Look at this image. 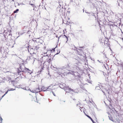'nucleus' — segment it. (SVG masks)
Here are the masks:
<instances>
[{
  "instance_id": "f257e3e1",
  "label": "nucleus",
  "mask_w": 123,
  "mask_h": 123,
  "mask_svg": "<svg viewBox=\"0 0 123 123\" xmlns=\"http://www.w3.org/2000/svg\"><path fill=\"white\" fill-rule=\"evenodd\" d=\"M52 85H51L49 86L46 89V87H45L44 86H42V87L41 90H40V89L39 88V87H38V89L39 90L38 92H40L41 91H43L44 92H45L47 91H49V90H51V89L49 88V87H50Z\"/></svg>"
},
{
  "instance_id": "f03ea898",
  "label": "nucleus",
  "mask_w": 123,
  "mask_h": 123,
  "mask_svg": "<svg viewBox=\"0 0 123 123\" xmlns=\"http://www.w3.org/2000/svg\"><path fill=\"white\" fill-rule=\"evenodd\" d=\"M70 90L71 91L73 92H74L75 93H78V92H79V91H78V90H73L69 87H67L66 88V89H65V91H66V92H69L70 91Z\"/></svg>"
},
{
  "instance_id": "7ed1b4c3",
  "label": "nucleus",
  "mask_w": 123,
  "mask_h": 123,
  "mask_svg": "<svg viewBox=\"0 0 123 123\" xmlns=\"http://www.w3.org/2000/svg\"><path fill=\"white\" fill-rule=\"evenodd\" d=\"M66 8H63V6L62 7V8H61L59 9V12H60V15H63V14L65 13L64 11H65Z\"/></svg>"
},
{
  "instance_id": "20e7f679",
  "label": "nucleus",
  "mask_w": 123,
  "mask_h": 123,
  "mask_svg": "<svg viewBox=\"0 0 123 123\" xmlns=\"http://www.w3.org/2000/svg\"><path fill=\"white\" fill-rule=\"evenodd\" d=\"M12 31L11 30H8L6 33V35L9 36H11L12 35Z\"/></svg>"
},
{
  "instance_id": "39448f33",
  "label": "nucleus",
  "mask_w": 123,
  "mask_h": 123,
  "mask_svg": "<svg viewBox=\"0 0 123 123\" xmlns=\"http://www.w3.org/2000/svg\"><path fill=\"white\" fill-rule=\"evenodd\" d=\"M85 12L87 13L88 14H89L88 15V16H94L96 18V16L95 15L94 13H93L92 12H86V11Z\"/></svg>"
},
{
  "instance_id": "423d86ee",
  "label": "nucleus",
  "mask_w": 123,
  "mask_h": 123,
  "mask_svg": "<svg viewBox=\"0 0 123 123\" xmlns=\"http://www.w3.org/2000/svg\"><path fill=\"white\" fill-rule=\"evenodd\" d=\"M21 69L20 68H18V71H17V73L18 75H21V72H22V70H21Z\"/></svg>"
},
{
  "instance_id": "0eeeda50",
  "label": "nucleus",
  "mask_w": 123,
  "mask_h": 123,
  "mask_svg": "<svg viewBox=\"0 0 123 123\" xmlns=\"http://www.w3.org/2000/svg\"><path fill=\"white\" fill-rule=\"evenodd\" d=\"M69 68V66L68 65H67L66 66H63L61 68V69L63 70L64 69H66L68 70Z\"/></svg>"
},
{
  "instance_id": "6e6552de",
  "label": "nucleus",
  "mask_w": 123,
  "mask_h": 123,
  "mask_svg": "<svg viewBox=\"0 0 123 123\" xmlns=\"http://www.w3.org/2000/svg\"><path fill=\"white\" fill-rule=\"evenodd\" d=\"M109 110L110 111V112L111 113L114 112V111H116L115 108H109Z\"/></svg>"
},
{
  "instance_id": "1a4fd4ad",
  "label": "nucleus",
  "mask_w": 123,
  "mask_h": 123,
  "mask_svg": "<svg viewBox=\"0 0 123 123\" xmlns=\"http://www.w3.org/2000/svg\"><path fill=\"white\" fill-rule=\"evenodd\" d=\"M59 6H58L56 8V11L59 10V9L61 8V5L59 4Z\"/></svg>"
},
{
  "instance_id": "9d476101",
  "label": "nucleus",
  "mask_w": 123,
  "mask_h": 123,
  "mask_svg": "<svg viewBox=\"0 0 123 123\" xmlns=\"http://www.w3.org/2000/svg\"><path fill=\"white\" fill-rule=\"evenodd\" d=\"M99 41L101 43H103V41H105V40L104 39H100L99 40Z\"/></svg>"
},
{
  "instance_id": "9b49d317",
  "label": "nucleus",
  "mask_w": 123,
  "mask_h": 123,
  "mask_svg": "<svg viewBox=\"0 0 123 123\" xmlns=\"http://www.w3.org/2000/svg\"><path fill=\"white\" fill-rule=\"evenodd\" d=\"M59 87L62 89H63L64 88V86L63 85V84L62 85L60 84V85L59 86Z\"/></svg>"
},
{
  "instance_id": "f8f14e48",
  "label": "nucleus",
  "mask_w": 123,
  "mask_h": 123,
  "mask_svg": "<svg viewBox=\"0 0 123 123\" xmlns=\"http://www.w3.org/2000/svg\"><path fill=\"white\" fill-rule=\"evenodd\" d=\"M34 48V50H37V49L39 48V47H37V46H33Z\"/></svg>"
},
{
  "instance_id": "ddd939ff",
  "label": "nucleus",
  "mask_w": 123,
  "mask_h": 123,
  "mask_svg": "<svg viewBox=\"0 0 123 123\" xmlns=\"http://www.w3.org/2000/svg\"><path fill=\"white\" fill-rule=\"evenodd\" d=\"M31 33V32L30 31H29L27 32V34L28 36L30 37V34Z\"/></svg>"
},
{
  "instance_id": "4468645a",
  "label": "nucleus",
  "mask_w": 123,
  "mask_h": 123,
  "mask_svg": "<svg viewBox=\"0 0 123 123\" xmlns=\"http://www.w3.org/2000/svg\"><path fill=\"white\" fill-rule=\"evenodd\" d=\"M90 5H91V6H92H92H93V7L95 6V4L94 3H93L92 2V1L91 2H90Z\"/></svg>"
},
{
  "instance_id": "2eb2a0df",
  "label": "nucleus",
  "mask_w": 123,
  "mask_h": 123,
  "mask_svg": "<svg viewBox=\"0 0 123 123\" xmlns=\"http://www.w3.org/2000/svg\"><path fill=\"white\" fill-rule=\"evenodd\" d=\"M86 116L87 117H88L92 121V122L93 123V122H94V121L92 119V118L89 116H88L87 115H86Z\"/></svg>"
},
{
  "instance_id": "dca6fc26",
  "label": "nucleus",
  "mask_w": 123,
  "mask_h": 123,
  "mask_svg": "<svg viewBox=\"0 0 123 123\" xmlns=\"http://www.w3.org/2000/svg\"><path fill=\"white\" fill-rule=\"evenodd\" d=\"M19 11L18 9H17L15 10H14L13 12V13H16L18 11Z\"/></svg>"
},
{
  "instance_id": "f3484780",
  "label": "nucleus",
  "mask_w": 123,
  "mask_h": 123,
  "mask_svg": "<svg viewBox=\"0 0 123 123\" xmlns=\"http://www.w3.org/2000/svg\"><path fill=\"white\" fill-rule=\"evenodd\" d=\"M81 105V104H77V106L78 107H79L80 108H83V107H81L80 106H81L80 105Z\"/></svg>"
},
{
  "instance_id": "a211bd4d",
  "label": "nucleus",
  "mask_w": 123,
  "mask_h": 123,
  "mask_svg": "<svg viewBox=\"0 0 123 123\" xmlns=\"http://www.w3.org/2000/svg\"><path fill=\"white\" fill-rule=\"evenodd\" d=\"M53 55H51V54H50V55H49V56H48V58H51V57H52L53 58L52 59H52H53V58L54 57H53Z\"/></svg>"
},
{
  "instance_id": "6ab92c4d",
  "label": "nucleus",
  "mask_w": 123,
  "mask_h": 123,
  "mask_svg": "<svg viewBox=\"0 0 123 123\" xmlns=\"http://www.w3.org/2000/svg\"><path fill=\"white\" fill-rule=\"evenodd\" d=\"M57 46V45L56 46V47L55 48H53L52 50H50V51H51V52H52V51H53L54 52V51H55V48H56Z\"/></svg>"
},
{
  "instance_id": "aec40b11",
  "label": "nucleus",
  "mask_w": 123,
  "mask_h": 123,
  "mask_svg": "<svg viewBox=\"0 0 123 123\" xmlns=\"http://www.w3.org/2000/svg\"><path fill=\"white\" fill-rule=\"evenodd\" d=\"M8 91H13L15 90V89H14L13 88H11L10 89H8Z\"/></svg>"
},
{
  "instance_id": "412c9836",
  "label": "nucleus",
  "mask_w": 123,
  "mask_h": 123,
  "mask_svg": "<svg viewBox=\"0 0 123 123\" xmlns=\"http://www.w3.org/2000/svg\"><path fill=\"white\" fill-rule=\"evenodd\" d=\"M63 36H65L66 37V39H67V41H66V43H67V41H68V37H67V36L65 35V34L64 35H63Z\"/></svg>"
},
{
  "instance_id": "4be33fe9",
  "label": "nucleus",
  "mask_w": 123,
  "mask_h": 123,
  "mask_svg": "<svg viewBox=\"0 0 123 123\" xmlns=\"http://www.w3.org/2000/svg\"><path fill=\"white\" fill-rule=\"evenodd\" d=\"M25 71H30V70L28 68H25Z\"/></svg>"
},
{
  "instance_id": "5701e85b",
  "label": "nucleus",
  "mask_w": 123,
  "mask_h": 123,
  "mask_svg": "<svg viewBox=\"0 0 123 123\" xmlns=\"http://www.w3.org/2000/svg\"><path fill=\"white\" fill-rule=\"evenodd\" d=\"M76 68L77 69V70H80V68L78 67H77V66H76Z\"/></svg>"
},
{
  "instance_id": "b1692460",
  "label": "nucleus",
  "mask_w": 123,
  "mask_h": 123,
  "mask_svg": "<svg viewBox=\"0 0 123 123\" xmlns=\"http://www.w3.org/2000/svg\"><path fill=\"white\" fill-rule=\"evenodd\" d=\"M27 44L28 45L27 47L29 48L30 47V46L29 45V42H27Z\"/></svg>"
},
{
  "instance_id": "393cba45",
  "label": "nucleus",
  "mask_w": 123,
  "mask_h": 123,
  "mask_svg": "<svg viewBox=\"0 0 123 123\" xmlns=\"http://www.w3.org/2000/svg\"><path fill=\"white\" fill-rule=\"evenodd\" d=\"M83 47H79V48H80V49H79V50L80 51L81 50L82 51V49L83 48Z\"/></svg>"
},
{
  "instance_id": "a878e982",
  "label": "nucleus",
  "mask_w": 123,
  "mask_h": 123,
  "mask_svg": "<svg viewBox=\"0 0 123 123\" xmlns=\"http://www.w3.org/2000/svg\"><path fill=\"white\" fill-rule=\"evenodd\" d=\"M27 73V71H25L24 70V71H22V72L21 73H23V74H26Z\"/></svg>"
},
{
  "instance_id": "bb28decb",
  "label": "nucleus",
  "mask_w": 123,
  "mask_h": 123,
  "mask_svg": "<svg viewBox=\"0 0 123 123\" xmlns=\"http://www.w3.org/2000/svg\"><path fill=\"white\" fill-rule=\"evenodd\" d=\"M29 91H30L31 92H32L33 93H36V91H33V90H31V89H30V90Z\"/></svg>"
},
{
  "instance_id": "cd10ccee",
  "label": "nucleus",
  "mask_w": 123,
  "mask_h": 123,
  "mask_svg": "<svg viewBox=\"0 0 123 123\" xmlns=\"http://www.w3.org/2000/svg\"><path fill=\"white\" fill-rule=\"evenodd\" d=\"M30 72L27 71V73H30V74H31V73H33V71H31L30 70Z\"/></svg>"
},
{
  "instance_id": "c85d7f7f",
  "label": "nucleus",
  "mask_w": 123,
  "mask_h": 123,
  "mask_svg": "<svg viewBox=\"0 0 123 123\" xmlns=\"http://www.w3.org/2000/svg\"><path fill=\"white\" fill-rule=\"evenodd\" d=\"M49 58V59L48 60H47V61L49 62L50 61H52V60H51V58Z\"/></svg>"
},
{
  "instance_id": "c756f323",
  "label": "nucleus",
  "mask_w": 123,
  "mask_h": 123,
  "mask_svg": "<svg viewBox=\"0 0 123 123\" xmlns=\"http://www.w3.org/2000/svg\"><path fill=\"white\" fill-rule=\"evenodd\" d=\"M41 70L40 71H39L38 72V74H40L41 72Z\"/></svg>"
},
{
  "instance_id": "7c9ffc66",
  "label": "nucleus",
  "mask_w": 123,
  "mask_h": 123,
  "mask_svg": "<svg viewBox=\"0 0 123 123\" xmlns=\"http://www.w3.org/2000/svg\"><path fill=\"white\" fill-rule=\"evenodd\" d=\"M25 88V90H30V89H29V88L28 87L26 88Z\"/></svg>"
},
{
  "instance_id": "2f4dec72",
  "label": "nucleus",
  "mask_w": 123,
  "mask_h": 123,
  "mask_svg": "<svg viewBox=\"0 0 123 123\" xmlns=\"http://www.w3.org/2000/svg\"><path fill=\"white\" fill-rule=\"evenodd\" d=\"M108 100L109 101L110 103H111V101L112 100L111 98H109L108 99Z\"/></svg>"
},
{
  "instance_id": "473e14b6",
  "label": "nucleus",
  "mask_w": 123,
  "mask_h": 123,
  "mask_svg": "<svg viewBox=\"0 0 123 123\" xmlns=\"http://www.w3.org/2000/svg\"><path fill=\"white\" fill-rule=\"evenodd\" d=\"M92 117L93 118H96V117H95V116L94 114H93V115H92Z\"/></svg>"
},
{
  "instance_id": "72a5a7b5",
  "label": "nucleus",
  "mask_w": 123,
  "mask_h": 123,
  "mask_svg": "<svg viewBox=\"0 0 123 123\" xmlns=\"http://www.w3.org/2000/svg\"><path fill=\"white\" fill-rule=\"evenodd\" d=\"M22 86L21 85H18L17 87L18 88H21V86Z\"/></svg>"
},
{
  "instance_id": "f704fd0d",
  "label": "nucleus",
  "mask_w": 123,
  "mask_h": 123,
  "mask_svg": "<svg viewBox=\"0 0 123 123\" xmlns=\"http://www.w3.org/2000/svg\"><path fill=\"white\" fill-rule=\"evenodd\" d=\"M23 77L24 76H21V75H20V76H19V77H21V79L24 78Z\"/></svg>"
},
{
  "instance_id": "c9c22d12",
  "label": "nucleus",
  "mask_w": 123,
  "mask_h": 123,
  "mask_svg": "<svg viewBox=\"0 0 123 123\" xmlns=\"http://www.w3.org/2000/svg\"><path fill=\"white\" fill-rule=\"evenodd\" d=\"M21 74L23 76H25V75L24 74H23V73H21Z\"/></svg>"
},
{
  "instance_id": "e433bc0d",
  "label": "nucleus",
  "mask_w": 123,
  "mask_h": 123,
  "mask_svg": "<svg viewBox=\"0 0 123 123\" xmlns=\"http://www.w3.org/2000/svg\"><path fill=\"white\" fill-rule=\"evenodd\" d=\"M52 93H53V95L54 96H56V95H55V93L54 92H53L52 91Z\"/></svg>"
},
{
  "instance_id": "4c0bfd02",
  "label": "nucleus",
  "mask_w": 123,
  "mask_h": 123,
  "mask_svg": "<svg viewBox=\"0 0 123 123\" xmlns=\"http://www.w3.org/2000/svg\"><path fill=\"white\" fill-rule=\"evenodd\" d=\"M60 51H59V52H57V53L56 54H55L54 55V56H53V57H54V56H55V55H57V54H58L60 52Z\"/></svg>"
},
{
  "instance_id": "58836bf2",
  "label": "nucleus",
  "mask_w": 123,
  "mask_h": 123,
  "mask_svg": "<svg viewBox=\"0 0 123 123\" xmlns=\"http://www.w3.org/2000/svg\"><path fill=\"white\" fill-rule=\"evenodd\" d=\"M19 34V36H18L17 38H17L19 36H20V35H22V34Z\"/></svg>"
},
{
  "instance_id": "ea45409f",
  "label": "nucleus",
  "mask_w": 123,
  "mask_h": 123,
  "mask_svg": "<svg viewBox=\"0 0 123 123\" xmlns=\"http://www.w3.org/2000/svg\"><path fill=\"white\" fill-rule=\"evenodd\" d=\"M21 4H23V3H22V4H19V3H18V6H19V5H21Z\"/></svg>"
},
{
  "instance_id": "a19ab883",
  "label": "nucleus",
  "mask_w": 123,
  "mask_h": 123,
  "mask_svg": "<svg viewBox=\"0 0 123 123\" xmlns=\"http://www.w3.org/2000/svg\"><path fill=\"white\" fill-rule=\"evenodd\" d=\"M30 49H33V50H34V48L33 46V47L32 48H31Z\"/></svg>"
},
{
  "instance_id": "79ce46f5",
  "label": "nucleus",
  "mask_w": 123,
  "mask_h": 123,
  "mask_svg": "<svg viewBox=\"0 0 123 123\" xmlns=\"http://www.w3.org/2000/svg\"><path fill=\"white\" fill-rule=\"evenodd\" d=\"M8 1V0H3V2H4V1Z\"/></svg>"
},
{
  "instance_id": "37998d69",
  "label": "nucleus",
  "mask_w": 123,
  "mask_h": 123,
  "mask_svg": "<svg viewBox=\"0 0 123 123\" xmlns=\"http://www.w3.org/2000/svg\"><path fill=\"white\" fill-rule=\"evenodd\" d=\"M8 91H8V89L7 91L5 92V93L6 94L7 93Z\"/></svg>"
},
{
  "instance_id": "c03bdc74",
  "label": "nucleus",
  "mask_w": 123,
  "mask_h": 123,
  "mask_svg": "<svg viewBox=\"0 0 123 123\" xmlns=\"http://www.w3.org/2000/svg\"><path fill=\"white\" fill-rule=\"evenodd\" d=\"M97 61L99 62L100 63H102V62H102L101 61H99V60H98Z\"/></svg>"
},
{
  "instance_id": "a18cd8bd",
  "label": "nucleus",
  "mask_w": 123,
  "mask_h": 123,
  "mask_svg": "<svg viewBox=\"0 0 123 123\" xmlns=\"http://www.w3.org/2000/svg\"><path fill=\"white\" fill-rule=\"evenodd\" d=\"M48 56V55H44V56Z\"/></svg>"
},
{
  "instance_id": "49530a36",
  "label": "nucleus",
  "mask_w": 123,
  "mask_h": 123,
  "mask_svg": "<svg viewBox=\"0 0 123 123\" xmlns=\"http://www.w3.org/2000/svg\"><path fill=\"white\" fill-rule=\"evenodd\" d=\"M71 72H68V74H71Z\"/></svg>"
},
{
  "instance_id": "de8ad7c7",
  "label": "nucleus",
  "mask_w": 123,
  "mask_h": 123,
  "mask_svg": "<svg viewBox=\"0 0 123 123\" xmlns=\"http://www.w3.org/2000/svg\"><path fill=\"white\" fill-rule=\"evenodd\" d=\"M1 34L3 35L5 37V38H6V36L4 34H3L2 33Z\"/></svg>"
},
{
  "instance_id": "09e8293b",
  "label": "nucleus",
  "mask_w": 123,
  "mask_h": 123,
  "mask_svg": "<svg viewBox=\"0 0 123 123\" xmlns=\"http://www.w3.org/2000/svg\"><path fill=\"white\" fill-rule=\"evenodd\" d=\"M62 36H60L59 37H58V41L59 40V38Z\"/></svg>"
},
{
  "instance_id": "8fccbe9b",
  "label": "nucleus",
  "mask_w": 123,
  "mask_h": 123,
  "mask_svg": "<svg viewBox=\"0 0 123 123\" xmlns=\"http://www.w3.org/2000/svg\"><path fill=\"white\" fill-rule=\"evenodd\" d=\"M88 76L89 77V78H90V74H88Z\"/></svg>"
},
{
  "instance_id": "3c124183",
  "label": "nucleus",
  "mask_w": 123,
  "mask_h": 123,
  "mask_svg": "<svg viewBox=\"0 0 123 123\" xmlns=\"http://www.w3.org/2000/svg\"><path fill=\"white\" fill-rule=\"evenodd\" d=\"M25 88H22V87H21V88H22V89H23L24 90H25Z\"/></svg>"
},
{
  "instance_id": "603ef678",
  "label": "nucleus",
  "mask_w": 123,
  "mask_h": 123,
  "mask_svg": "<svg viewBox=\"0 0 123 123\" xmlns=\"http://www.w3.org/2000/svg\"><path fill=\"white\" fill-rule=\"evenodd\" d=\"M10 1H14V0H9Z\"/></svg>"
},
{
  "instance_id": "864d4df0",
  "label": "nucleus",
  "mask_w": 123,
  "mask_h": 123,
  "mask_svg": "<svg viewBox=\"0 0 123 123\" xmlns=\"http://www.w3.org/2000/svg\"><path fill=\"white\" fill-rule=\"evenodd\" d=\"M41 71H42V70H43V68H42L41 69Z\"/></svg>"
},
{
  "instance_id": "5fc2aeb1",
  "label": "nucleus",
  "mask_w": 123,
  "mask_h": 123,
  "mask_svg": "<svg viewBox=\"0 0 123 123\" xmlns=\"http://www.w3.org/2000/svg\"><path fill=\"white\" fill-rule=\"evenodd\" d=\"M33 41H34L35 42L36 41V40H33Z\"/></svg>"
},
{
  "instance_id": "6e6d98bb",
  "label": "nucleus",
  "mask_w": 123,
  "mask_h": 123,
  "mask_svg": "<svg viewBox=\"0 0 123 123\" xmlns=\"http://www.w3.org/2000/svg\"><path fill=\"white\" fill-rule=\"evenodd\" d=\"M18 68H21V66L20 65L19 67Z\"/></svg>"
},
{
  "instance_id": "4d7b16f0",
  "label": "nucleus",
  "mask_w": 123,
  "mask_h": 123,
  "mask_svg": "<svg viewBox=\"0 0 123 123\" xmlns=\"http://www.w3.org/2000/svg\"><path fill=\"white\" fill-rule=\"evenodd\" d=\"M118 5L119 6H120V4H119V3H118Z\"/></svg>"
},
{
  "instance_id": "13d9d810",
  "label": "nucleus",
  "mask_w": 123,
  "mask_h": 123,
  "mask_svg": "<svg viewBox=\"0 0 123 123\" xmlns=\"http://www.w3.org/2000/svg\"><path fill=\"white\" fill-rule=\"evenodd\" d=\"M0 120H1V121L2 120V119L1 117H0Z\"/></svg>"
},
{
  "instance_id": "bf43d9fd",
  "label": "nucleus",
  "mask_w": 123,
  "mask_h": 123,
  "mask_svg": "<svg viewBox=\"0 0 123 123\" xmlns=\"http://www.w3.org/2000/svg\"><path fill=\"white\" fill-rule=\"evenodd\" d=\"M55 37H58L57 35H56L55 36Z\"/></svg>"
},
{
  "instance_id": "052dcab7",
  "label": "nucleus",
  "mask_w": 123,
  "mask_h": 123,
  "mask_svg": "<svg viewBox=\"0 0 123 123\" xmlns=\"http://www.w3.org/2000/svg\"><path fill=\"white\" fill-rule=\"evenodd\" d=\"M96 105H94V107H96Z\"/></svg>"
},
{
  "instance_id": "680f3d73",
  "label": "nucleus",
  "mask_w": 123,
  "mask_h": 123,
  "mask_svg": "<svg viewBox=\"0 0 123 123\" xmlns=\"http://www.w3.org/2000/svg\"><path fill=\"white\" fill-rule=\"evenodd\" d=\"M28 52H29L30 51L29 50V49H28Z\"/></svg>"
},
{
  "instance_id": "e2e57ef3",
  "label": "nucleus",
  "mask_w": 123,
  "mask_h": 123,
  "mask_svg": "<svg viewBox=\"0 0 123 123\" xmlns=\"http://www.w3.org/2000/svg\"><path fill=\"white\" fill-rule=\"evenodd\" d=\"M106 44H108V42H106Z\"/></svg>"
},
{
  "instance_id": "0e129e2a",
  "label": "nucleus",
  "mask_w": 123,
  "mask_h": 123,
  "mask_svg": "<svg viewBox=\"0 0 123 123\" xmlns=\"http://www.w3.org/2000/svg\"><path fill=\"white\" fill-rule=\"evenodd\" d=\"M21 69V70H22V71H24L23 70V69H22V68H21V69Z\"/></svg>"
},
{
  "instance_id": "69168bd1",
  "label": "nucleus",
  "mask_w": 123,
  "mask_h": 123,
  "mask_svg": "<svg viewBox=\"0 0 123 123\" xmlns=\"http://www.w3.org/2000/svg\"><path fill=\"white\" fill-rule=\"evenodd\" d=\"M73 100H76V99H75V98H73Z\"/></svg>"
},
{
  "instance_id": "338daca9",
  "label": "nucleus",
  "mask_w": 123,
  "mask_h": 123,
  "mask_svg": "<svg viewBox=\"0 0 123 123\" xmlns=\"http://www.w3.org/2000/svg\"><path fill=\"white\" fill-rule=\"evenodd\" d=\"M97 87H98V88H100V87H99V86Z\"/></svg>"
},
{
  "instance_id": "774afa93",
  "label": "nucleus",
  "mask_w": 123,
  "mask_h": 123,
  "mask_svg": "<svg viewBox=\"0 0 123 123\" xmlns=\"http://www.w3.org/2000/svg\"><path fill=\"white\" fill-rule=\"evenodd\" d=\"M97 87H98V88H100V87H99V86Z\"/></svg>"
}]
</instances>
